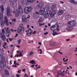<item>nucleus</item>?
<instances>
[{
    "mask_svg": "<svg viewBox=\"0 0 77 77\" xmlns=\"http://www.w3.org/2000/svg\"><path fill=\"white\" fill-rule=\"evenodd\" d=\"M32 7L30 6H28L24 8V12L26 14H29V12H31L32 10Z\"/></svg>",
    "mask_w": 77,
    "mask_h": 77,
    "instance_id": "1",
    "label": "nucleus"
},
{
    "mask_svg": "<svg viewBox=\"0 0 77 77\" xmlns=\"http://www.w3.org/2000/svg\"><path fill=\"white\" fill-rule=\"evenodd\" d=\"M17 31L20 34H22L24 31V28L23 26H19L17 28Z\"/></svg>",
    "mask_w": 77,
    "mask_h": 77,
    "instance_id": "2",
    "label": "nucleus"
},
{
    "mask_svg": "<svg viewBox=\"0 0 77 77\" xmlns=\"http://www.w3.org/2000/svg\"><path fill=\"white\" fill-rule=\"evenodd\" d=\"M68 26H70V27H74V26L75 25V20H73L72 21L71 20L69 21V22L68 23Z\"/></svg>",
    "mask_w": 77,
    "mask_h": 77,
    "instance_id": "3",
    "label": "nucleus"
},
{
    "mask_svg": "<svg viewBox=\"0 0 77 77\" xmlns=\"http://www.w3.org/2000/svg\"><path fill=\"white\" fill-rule=\"evenodd\" d=\"M59 27V25L58 24H56L52 26L51 27V29L52 31H54L56 30H57Z\"/></svg>",
    "mask_w": 77,
    "mask_h": 77,
    "instance_id": "4",
    "label": "nucleus"
},
{
    "mask_svg": "<svg viewBox=\"0 0 77 77\" xmlns=\"http://www.w3.org/2000/svg\"><path fill=\"white\" fill-rule=\"evenodd\" d=\"M7 11V15L8 17L12 16V14H11V9H10V7L9 6L7 7L6 9Z\"/></svg>",
    "mask_w": 77,
    "mask_h": 77,
    "instance_id": "5",
    "label": "nucleus"
},
{
    "mask_svg": "<svg viewBox=\"0 0 77 77\" xmlns=\"http://www.w3.org/2000/svg\"><path fill=\"white\" fill-rule=\"evenodd\" d=\"M10 3H12V5L14 9L17 8V2L14 0H9Z\"/></svg>",
    "mask_w": 77,
    "mask_h": 77,
    "instance_id": "6",
    "label": "nucleus"
},
{
    "mask_svg": "<svg viewBox=\"0 0 77 77\" xmlns=\"http://www.w3.org/2000/svg\"><path fill=\"white\" fill-rule=\"evenodd\" d=\"M39 17V12L38 11H35L33 14V17L35 18H36V19H38Z\"/></svg>",
    "mask_w": 77,
    "mask_h": 77,
    "instance_id": "7",
    "label": "nucleus"
},
{
    "mask_svg": "<svg viewBox=\"0 0 77 77\" xmlns=\"http://www.w3.org/2000/svg\"><path fill=\"white\" fill-rule=\"evenodd\" d=\"M22 20L23 21L24 23H27V17L24 15H23L22 16Z\"/></svg>",
    "mask_w": 77,
    "mask_h": 77,
    "instance_id": "8",
    "label": "nucleus"
},
{
    "mask_svg": "<svg viewBox=\"0 0 77 77\" xmlns=\"http://www.w3.org/2000/svg\"><path fill=\"white\" fill-rule=\"evenodd\" d=\"M45 13V8H42L40 9V14L41 15H43Z\"/></svg>",
    "mask_w": 77,
    "mask_h": 77,
    "instance_id": "9",
    "label": "nucleus"
},
{
    "mask_svg": "<svg viewBox=\"0 0 77 77\" xmlns=\"http://www.w3.org/2000/svg\"><path fill=\"white\" fill-rule=\"evenodd\" d=\"M4 22L5 23V25H6L7 26H8L9 25V24L8 19L7 18V17H6V16H5L4 17Z\"/></svg>",
    "mask_w": 77,
    "mask_h": 77,
    "instance_id": "10",
    "label": "nucleus"
},
{
    "mask_svg": "<svg viewBox=\"0 0 77 77\" xmlns=\"http://www.w3.org/2000/svg\"><path fill=\"white\" fill-rule=\"evenodd\" d=\"M50 14V11L49 10H47L45 12V14L44 15L45 17V18H47V17L49 16Z\"/></svg>",
    "mask_w": 77,
    "mask_h": 77,
    "instance_id": "11",
    "label": "nucleus"
},
{
    "mask_svg": "<svg viewBox=\"0 0 77 77\" xmlns=\"http://www.w3.org/2000/svg\"><path fill=\"white\" fill-rule=\"evenodd\" d=\"M28 33L27 35L28 36H30V35H32V30L31 29H28L27 30Z\"/></svg>",
    "mask_w": 77,
    "mask_h": 77,
    "instance_id": "12",
    "label": "nucleus"
},
{
    "mask_svg": "<svg viewBox=\"0 0 77 77\" xmlns=\"http://www.w3.org/2000/svg\"><path fill=\"white\" fill-rule=\"evenodd\" d=\"M0 36L1 38L2 39L3 41H5L6 38L5 35V34L3 33H1Z\"/></svg>",
    "mask_w": 77,
    "mask_h": 77,
    "instance_id": "13",
    "label": "nucleus"
},
{
    "mask_svg": "<svg viewBox=\"0 0 77 77\" xmlns=\"http://www.w3.org/2000/svg\"><path fill=\"white\" fill-rule=\"evenodd\" d=\"M6 63L4 61H1L0 63V68H3L5 67Z\"/></svg>",
    "mask_w": 77,
    "mask_h": 77,
    "instance_id": "14",
    "label": "nucleus"
},
{
    "mask_svg": "<svg viewBox=\"0 0 77 77\" xmlns=\"http://www.w3.org/2000/svg\"><path fill=\"white\" fill-rule=\"evenodd\" d=\"M66 29V30L68 32L70 31H72L73 30V28L72 27L70 26H69Z\"/></svg>",
    "mask_w": 77,
    "mask_h": 77,
    "instance_id": "15",
    "label": "nucleus"
},
{
    "mask_svg": "<svg viewBox=\"0 0 77 77\" xmlns=\"http://www.w3.org/2000/svg\"><path fill=\"white\" fill-rule=\"evenodd\" d=\"M44 3L42 2H41L38 4V8H42V7L44 6Z\"/></svg>",
    "mask_w": 77,
    "mask_h": 77,
    "instance_id": "16",
    "label": "nucleus"
},
{
    "mask_svg": "<svg viewBox=\"0 0 77 77\" xmlns=\"http://www.w3.org/2000/svg\"><path fill=\"white\" fill-rule=\"evenodd\" d=\"M56 14V10H54L53 11H52V12L51 14H50V17L51 18L52 17H54V16Z\"/></svg>",
    "mask_w": 77,
    "mask_h": 77,
    "instance_id": "17",
    "label": "nucleus"
},
{
    "mask_svg": "<svg viewBox=\"0 0 77 77\" xmlns=\"http://www.w3.org/2000/svg\"><path fill=\"white\" fill-rule=\"evenodd\" d=\"M0 8L2 9L1 12L2 14H4V10H5L4 8H3V5H2L0 7Z\"/></svg>",
    "mask_w": 77,
    "mask_h": 77,
    "instance_id": "18",
    "label": "nucleus"
},
{
    "mask_svg": "<svg viewBox=\"0 0 77 77\" xmlns=\"http://www.w3.org/2000/svg\"><path fill=\"white\" fill-rule=\"evenodd\" d=\"M70 17H71V16L68 14H67L65 16V20H68Z\"/></svg>",
    "mask_w": 77,
    "mask_h": 77,
    "instance_id": "19",
    "label": "nucleus"
},
{
    "mask_svg": "<svg viewBox=\"0 0 77 77\" xmlns=\"http://www.w3.org/2000/svg\"><path fill=\"white\" fill-rule=\"evenodd\" d=\"M8 32H7L6 34V35L7 36V37H9V35H11V31L10 30H8Z\"/></svg>",
    "mask_w": 77,
    "mask_h": 77,
    "instance_id": "20",
    "label": "nucleus"
},
{
    "mask_svg": "<svg viewBox=\"0 0 77 77\" xmlns=\"http://www.w3.org/2000/svg\"><path fill=\"white\" fill-rule=\"evenodd\" d=\"M15 15L16 17H18L20 16V13L18 12V11H17L15 13Z\"/></svg>",
    "mask_w": 77,
    "mask_h": 77,
    "instance_id": "21",
    "label": "nucleus"
},
{
    "mask_svg": "<svg viewBox=\"0 0 77 77\" xmlns=\"http://www.w3.org/2000/svg\"><path fill=\"white\" fill-rule=\"evenodd\" d=\"M63 13V11L62 10H60L58 13V15H62Z\"/></svg>",
    "mask_w": 77,
    "mask_h": 77,
    "instance_id": "22",
    "label": "nucleus"
},
{
    "mask_svg": "<svg viewBox=\"0 0 77 77\" xmlns=\"http://www.w3.org/2000/svg\"><path fill=\"white\" fill-rule=\"evenodd\" d=\"M57 73L58 75H61V76H64L65 75H64V74H63V73H62V72L60 71L58 72Z\"/></svg>",
    "mask_w": 77,
    "mask_h": 77,
    "instance_id": "23",
    "label": "nucleus"
},
{
    "mask_svg": "<svg viewBox=\"0 0 77 77\" xmlns=\"http://www.w3.org/2000/svg\"><path fill=\"white\" fill-rule=\"evenodd\" d=\"M57 20V16H54L52 19L53 21H56Z\"/></svg>",
    "mask_w": 77,
    "mask_h": 77,
    "instance_id": "24",
    "label": "nucleus"
},
{
    "mask_svg": "<svg viewBox=\"0 0 77 77\" xmlns=\"http://www.w3.org/2000/svg\"><path fill=\"white\" fill-rule=\"evenodd\" d=\"M23 56V55H22V53L21 52H20V54H17V55H15L14 56L15 57H20V56Z\"/></svg>",
    "mask_w": 77,
    "mask_h": 77,
    "instance_id": "25",
    "label": "nucleus"
},
{
    "mask_svg": "<svg viewBox=\"0 0 77 77\" xmlns=\"http://www.w3.org/2000/svg\"><path fill=\"white\" fill-rule=\"evenodd\" d=\"M56 6L55 4L52 5V8H51V10L52 11H54V10H54V9L56 8Z\"/></svg>",
    "mask_w": 77,
    "mask_h": 77,
    "instance_id": "26",
    "label": "nucleus"
},
{
    "mask_svg": "<svg viewBox=\"0 0 77 77\" xmlns=\"http://www.w3.org/2000/svg\"><path fill=\"white\" fill-rule=\"evenodd\" d=\"M27 2L29 3H33L34 2V0H27Z\"/></svg>",
    "mask_w": 77,
    "mask_h": 77,
    "instance_id": "27",
    "label": "nucleus"
},
{
    "mask_svg": "<svg viewBox=\"0 0 77 77\" xmlns=\"http://www.w3.org/2000/svg\"><path fill=\"white\" fill-rule=\"evenodd\" d=\"M1 25L2 28L3 27L4 25H5V22L3 21H2L1 23Z\"/></svg>",
    "mask_w": 77,
    "mask_h": 77,
    "instance_id": "28",
    "label": "nucleus"
},
{
    "mask_svg": "<svg viewBox=\"0 0 77 77\" xmlns=\"http://www.w3.org/2000/svg\"><path fill=\"white\" fill-rule=\"evenodd\" d=\"M20 13V14H23V9L21 8V9H19L18 10Z\"/></svg>",
    "mask_w": 77,
    "mask_h": 77,
    "instance_id": "29",
    "label": "nucleus"
},
{
    "mask_svg": "<svg viewBox=\"0 0 77 77\" xmlns=\"http://www.w3.org/2000/svg\"><path fill=\"white\" fill-rule=\"evenodd\" d=\"M59 35V34L57 33L56 32H55L54 31H53V36H55V35Z\"/></svg>",
    "mask_w": 77,
    "mask_h": 77,
    "instance_id": "30",
    "label": "nucleus"
},
{
    "mask_svg": "<svg viewBox=\"0 0 77 77\" xmlns=\"http://www.w3.org/2000/svg\"><path fill=\"white\" fill-rule=\"evenodd\" d=\"M5 72L6 73L5 74H7V75H9V72H8L7 70H5Z\"/></svg>",
    "mask_w": 77,
    "mask_h": 77,
    "instance_id": "31",
    "label": "nucleus"
},
{
    "mask_svg": "<svg viewBox=\"0 0 77 77\" xmlns=\"http://www.w3.org/2000/svg\"><path fill=\"white\" fill-rule=\"evenodd\" d=\"M45 8L46 9H49L50 8V6H49L48 5H46L45 6Z\"/></svg>",
    "mask_w": 77,
    "mask_h": 77,
    "instance_id": "32",
    "label": "nucleus"
},
{
    "mask_svg": "<svg viewBox=\"0 0 77 77\" xmlns=\"http://www.w3.org/2000/svg\"><path fill=\"white\" fill-rule=\"evenodd\" d=\"M29 63H32L33 64H35V60H32L30 62H29Z\"/></svg>",
    "mask_w": 77,
    "mask_h": 77,
    "instance_id": "33",
    "label": "nucleus"
},
{
    "mask_svg": "<svg viewBox=\"0 0 77 77\" xmlns=\"http://www.w3.org/2000/svg\"><path fill=\"white\" fill-rule=\"evenodd\" d=\"M33 54V52H32V51L30 52L29 53V54H28V56H33L32 54Z\"/></svg>",
    "mask_w": 77,
    "mask_h": 77,
    "instance_id": "34",
    "label": "nucleus"
},
{
    "mask_svg": "<svg viewBox=\"0 0 77 77\" xmlns=\"http://www.w3.org/2000/svg\"><path fill=\"white\" fill-rule=\"evenodd\" d=\"M2 17H3V16H2V14H1V12H0V22H1V21H2Z\"/></svg>",
    "mask_w": 77,
    "mask_h": 77,
    "instance_id": "35",
    "label": "nucleus"
},
{
    "mask_svg": "<svg viewBox=\"0 0 77 77\" xmlns=\"http://www.w3.org/2000/svg\"><path fill=\"white\" fill-rule=\"evenodd\" d=\"M74 0H70L69 1V2H70V3H72L73 4L74 3Z\"/></svg>",
    "mask_w": 77,
    "mask_h": 77,
    "instance_id": "36",
    "label": "nucleus"
},
{
    "mask_svg": "<svg viewBox=\"0 0 77 77\" xmlns=\"http://www.w3.org/2000/svg\"><path fill=\"white\" fill-rule=\"evenodd\" d=\"M21 39H19L18 40V44H20L21 43Z\"/></svg>",
    "mask_w": 77,
    "mask_h": 77,
    "instance_id": "37",
    "label": "nucleus"
},
{
    "mask_svg": "<svg viewBox=\"0 0 77 77\" xmlns=\"http://www.w3.org/2000/svg\"><path fill=\"white\" fill-rule=\"evenodd\" d=\"M18 10L19 9H22V7H21V5H19L18 6Z\"/></svg>",
    "mask_w": 77,
    "mask_h": 77,
    "instance_id": "38",
    "label": "nucleus"
},
{
    "mask_svg": "<svg viewBox=\"0 0 77 77\" xmlns=\"http://www.w3.org/2000/svg\"><path fill=\"white\" fill-rule=\"evenodd\" d=\"M2 2L3 3H6V0H2Z\"/></svg>",
    "mask_w": 77,
    "mask_h": 77,
    "instance_id": "39",
    "label": "nucleus"
},
{
    "mask_svg": "<svg viewBox=\"0 0 77 77\" xmlns=\"http://www.w3.org/2000/svg\"><path fill=\"white\" fill-rule=\"evenodd\" d=\"M47 34H48V32H46L45 33H44V35H47Z\"/></svg>",
    "mask_w": 77,
    "mask_h": 77,
    "instance_id": "40",
    "label": "nucleus"
},
{
    "mask_svg": "<svg viewBox=\"0 0 77 77\" xmlns=\"http://www.w3.org/2000/svg\"><path fill=\"white\" fill-rule=\"evenodd\" d=\"M2 33H3V34H5V30H4V29H3L2 30Z\"/></svg>",
    "mask_w": 77,
    "mask_h": 77,
    "instance_id": "41",
    "label": "nucleus"
},
{
    "mask_svg": "<svg viewBox=\"0 0 77 77\" xmlns=\"http://www.w3.org/2000/svg\"><path fill=\"white\" fill-rule=\"evenodd\" d=\"M73 4H75V5H77V2L75 1Z\"/></svg>",
    "mask_w": 77,
    "mask_h": 77,
    "instance_id": "42",
    "label": "nucleus"
},
{
    "mask_svg": "<svg viewBox=\"0 0 77 77\" xmlns=\"http://www.w3.org/2000/svg\"><path fill=\"white\" fill-rule=\"evenodd\" d=\"M58 53L59 54H63V53L62 52H60L59 51Z\"/></svg>",
    "mask_w": 77,
    "mask_h": 77,
    "instance_id": "43",
    "label": "nucleus"
},
{
    "mask_svg": "<svg viewBox=\"0 0 77 77\" xmlns=\"http://www.w3.org/2000/svg\"><path fill=\"white\" fill-rule=\"evenodd\" d=\"M39 51H40V52L39 53V54H42V50H41V49H40Z\"/></svg>",
    "mask_w": 77,
    "mask_h": 77,
    "instance_id": "44",
    "label": "nucleus"
},
{
    "mask_svg": "<svg viewBox=\"0 0 77 77\" xmlns=\"http://www.w3.org/2000/svg\"><path fill=\"white\" fill-rule=\"evenodd\" d=\"M8 39H9V41H12V38H8Z\"/></svg>",
    "mask_w": 77,
    "mask_h": 77,
    "instance_id": "45",
    "label": "nucleus"
},
{
    "mask_svg": "<svg viewBox=\"0 0 77 77\" xmlns=\"http://www.w3.org/2000/svg\"><path fill=\"white\" fill-rule=\"evenodd\" d=\"M12 21H14V22H15V21H16V19H12Z\"/></svg>",
    "mask_w": 77,
    "mask_h": 77,
    "instance_id": "46",
    "label": "nucleus"
},
{
    "mask_svg": "<svg viewBox=\"0 0 77 77\" xmlns=\"http://www.w3.org/2000/svg\"><path fill=\"white\" fill-rule=\"evenodd\" d=\"M66 40L67 42L69 41H70V38H69L68 39H66Z\"/></svg>",
    "mask_w": 77,
    "mask_h": 77,
    "instance_id": "47",
    "label": "nucleus"
},
{
    "mask_svg": "<svg viewBox=\"0 0 77 77\" xmlns=\"http://www.w3.org/2000/svg\"><path fill=\"white\" fill-rule=\"evenodd\" d=\"M22 71H23V72H24L26 71V69H22Z\"/></svg>",
    "mask_w": 77,
    "mask_h": 77,
    "instance_id": "48",
    "label": "nucleus"
},
{
    "mask_svg": "<svg viewBox=\"0 0 77 77\" xmlns=\"http://www.w3.org/2000/svg\"><path fill=\"white\" fill-rule=\"evenodd\" d=\"M17 53H19V54H20V53H21V52L20 51H17Z\"/></svg>",
    "mask_w": 77,
    "mask_h": 77,
    "instance_id": "49",
    "label": "nucleus"
},
{
    "mask_svg": "<svg viewBox=\"0 0 77 77\" xmlns=\"http://www.w3.org/2000/svg\"><path fill=\"white\" fill-rule=\"evenodd\" d=\"M6 40L7 41V42L8 43H9V40H8V39H6Z\"/></svg>",
    "mask_w": 77,
    "mask_h": 77,
    "instance_id": "50",
    "label": "nucleus"
},
{
    "mask_svg": "<svg viewBox=\"0 0 77 77\" xmlns=\"http://www.w3.org/2000/svg\"><path fill=\"white\" fill-rule=\"evenodd\" d=\"M21 71V70H18V73H20Z\"/></svg>",
    "mask_w": 77,
    "mask_h": 77,
    "instance_id": "51",
    "label": "nucleus"
},
{
    "mask_svg": "<svg viewBox=\"0 0 77 77\" xmlns=\"http://www.w3.org/2000/svg\"><path fill=\"white\" fill-rule=\"evenodd\" d=\"M16 76L17 77H20V75H19L18 74H17L16 75Z\"/></svg>",
    "mask_w": 77,
    "mask_h": 77,
    "instance_id": "52",
    "label": "nucleus"
},
{
    "mask_svg": "<svg viewBox=\"0 0 77 77\" xmlns=\"http://www.w3.org/2000/svg\"><path fill=\"white\" fill-rule=\"evenodd\" d=\"M38 44H39V45H41V44H42V43L41 42H39L38 43Z\"/></svg>",
    "mask_w": 77,
    "mask_h": 77,
    "instance_id": "53",
    "label": "nucleus"
},
{
    "mask_svg": "<svg viewBox=\"0 0 77 77\" xmlns=\"http://www.w3.org/2000/svg\"><path fill=\"white\" fill-rule=\"evenodd\" d=\"M16 47H18V48H20V46L19 45H17Z\"/></svg>",
    "mask_w": 77,
    "mask_h": 77,
    "instance_id": "54",
    "label": "nucleus"
},
{
    "mask_svg": "<svg viewBox=\"0 0 77 77\" xmlns=\"http://www.w3.org/2000/svg\"><path fill=\"white\" fill-rule=\"evenodd\" d=\"M34 66H35V65L33 64L32 65H31V67H32V68H33V67H34Z\"/></svg>",
    "mask_w": 77,
    "mask_h": 77,
    "instance_id": "55",
    "label": "nucleus"
},
{
    "mask_svg": "<svg viewBox=\"0 0 77 77\" xmlns=\"http://www.w3.org/2000/svg\"><path fill=\"white\" fill-rule=\"evenodd\" d=\"M17 63H16V61H15V60H14V64H16Z\"/></svg>",
    "mask_w": 77,
    "mask_h": 77,
    "instance_id": "56",
    "label": "nucleus"
},
{
    "mask_svg": "<svg viewBox=\"0 0 77 77\" xmlns=\"http://www.w3.org/2000/svg\"><path fill=\"white\" fill-rule=\"evenodd\" d=\"M36 33V31H35L33 32L32 34H35V33Z\"/></svg>",
    "mask_w": 77,
    "mask_h": 77,
    "instance_id": "57",
    "label": "nucleus"
},
{
    "mask_svg": "<svg viewBox=\"0 0 77 77\" xmlns=\"http://www.w3.org/2000/svg\"><path fill=\"white\" fill-rule=\"evenodd\" d=\"M11 47H14V45H11Z\"/></svg>",
    "mask_w": 77,
    "mask_h": 77,
    "instance_id": "58",
    "label": "nucleus"
},
{
    "mask_svg": "<svg viewBox=\"0 0 77 77\" xmlns=\"http://www.w3.org/2000/svg\"><path fill=\"white\" fill-rule=\"evenodd\" d=\"M8 30H9V28H7V29L6 30L7 32H8L9 31H8Z\"/></svg>",
    "mask_w": 77,
    "mask_h": 77,
    "instance_id": "59",
    "label": "nucleus"
},
{
    "mask_svg": "<svg viewBox=\"0 0 77 77\" xmlns=\"http://www.w3.org/2000/svg\"><path fill=\"white\" fill-rule=\"evenodd\" d=\"M65 58H63V62H65Z\"/></svg>",
    "mask_w": 77,
    "mask_h": 77,
    "instance_id": "60",
    "label": "nucleus"
},
{
    "mask_svg": "<svg viewBox=\"0 0 77 77\" xmlns=\"http://www.w3.org/2000/svg\"><path fill=\"white\" fill-rule=\"evenodd\" d=\"M68 59H67L65 60V62H67V61H68Z\"/></svg>",
    "mask_w": 77,
    "mask_h": 77,
    "instance_id": "61",
    "label": "nucleus"
},
{
    "mask_svg": "<svg viewBox=\"0 0 77 77\" xmlns=\"http://www.w3.org/2000/svg\"><path fill=\"white\" fill-rule=\"evenodd\" d=\"M37 68H41L40 65H39L38 67Z\"/></svg>",
    "mask_w": 77,
    "mask_h": 77,
    "instance_id": "62",
    "label": "nucleus"
},
{
    "mask_svg": "<svg viewBox=\"0 0 77 77\" xmlns=\"http://www.w3.org/2000/svg\"><path fill=\"white\" fill-rule=\"evenodd\" d=\"M48 26H51V25L50 23H48Z\"/></svg>",
    "mask_w": 77,
    "mask_h": 77,
    "instance_id": "63",
    "label": "nucleus"
},
{
    "mask_svg": "<svg viewBox=\"0 0 77 77\" xmlns=\"http://www.w3.org/2000/svg\"><path fill=\"white\" fill-rule=\"evenodd\" d=\"M75 75H77V72H76V73H75Z\"/></svg>",
    "mask_w": 77,
    "mask_h": 77,
    "instance_id": "64",
    "label": "nucleus"
}]
</instances>
